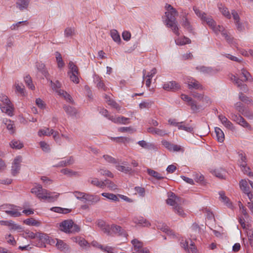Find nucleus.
<instances>
[{
  "label": "nucleus",
  "instance_id": "1",
  "mask_svg": "<svg viewBox=\"0 0 253 253\" xmlns=\"http://www.w3.org/2000/svg\"><path fill=\"white\" fill-rule=\"evenodd\" d=\"M193 9L196 15L201 19L203 23H206L215 34H218L220 33L229 43H233V38L228 34L227 31L222 26H217L216 22L211 16H208L206 13L202 11L196 6H193Z\"/></svg>",
  "mask_w": 253,
  "mask_h": 253
},
{
  "label": "nucleus",
  "instance_id": "2",
  "mask_svg": "<svg viewBox=\"0 0 253 253\" xmlns=\"http://www.w3.org/2000/svg\"><path fill=\"white\" fill-rule=\"evenodd\" d=\"M165 8L167 10V11L165 12V25L167 27L170 28L175 34L179 36V33L176 19V17L178 15L177 11L173 7L169 4H166Z\"/></svg>",
  "mask_w": 253,
  "mask_h": 253
},
{
  "label": "nucleus",
  "instance_id": "3",
  "mask_svg": "<svg viewBox=\"0 0 253 253\" xmlns=\"http://www.w3.org/2000/svg\"><path fill=\"white\" fill-rule=\"evenodd\" d=\"M31 192L36 195L39 199L46 200L49 202H54L59 196V193H52L43 189L42 186L40 184H37L32 188Z\"/></svg>",
  "mask_w": 253,
  "mask_h": 253
},
{
  "label": "nucleus",
  "instance_id": "4",
  "mask_svg": "<svg viewBox=\"0 0 253 253\" xmlns=\"http://www.w3.org/2000/svg\"><path fill=\"white\" fill-rule=\"evenodd\" d=\"M241 74L244 78L243 79H240L238 77L235 75H232L231 77V80L235 83L238 87H241V89L245 91L247 90V86L246 84H243L242 82H246L248 80H250L253 82V79L251 78V74L245 69L241 70Z\"/></svg>",
  "mask_w": 253,
  "mask_h": 253
},
{
  "label": "nucleus",
  "instance_id": "5",
  "mask_svg": "<svg viewBox=\"0 0 253 253\" xmlns=\"http://www.w3.org/2000/svg\"><path fill=\"white\" fill-rule=\"evenodd\" d=\"M0 100L1 102L0 108L2 112L6 114L9 116H12L13 115L14 107L8 97L5 95L1 94L0 96Z\"/></svg>",
  "mask_w": 253,
  "mask_h": 253
},
{
  "label": "nucleus",
  "instance_id": "6",
  "mask_svg": "<svg viewBox=\"0 0 253 253\" xmlns=\"http://www.w3.org/2000/svg\"><path fill=\"white\" fill-rule=\"evenodd\" d=\"M60 229L62 231L68 233L78 232L80 230V227L71 219L65 220L61 222Z\"/></svg>",
  "mask_w": 253,
  "mask_h": 253
},
{
  "label": "nucleus",
  "instance_id": "7",
  "mask_svg": "<svg viewBox=\"0 0 253 253\" xmlns=\"http://www.w3.org/2000/svg\"><path fill=\"white\" fill-rule=\"evenodd\" d=\"M0 209L7 214L12 217H19L21 215L20 207L11 204H4L0 206Z\"/></svg>",
  "mask_w": 253,
  "mask_h": 253
},
{
  "label": "nucleus",
  "instance_id": "8",
  "mask_svg": "<svg viewBox=\"0 0 253 253\" xmlns=\"http://www.w3.org/2000/svg\"><path fill=\"white\" fill-rule=\"evenodd\" d=\"M132 247V253H150L149 250L143 247V243L138 239H134L131 242Z\"/></svg>",
  "mask_w": 253,
  "mask_h": 253
},
{
  "label": "nucleus",
  "instance_id": "9",
  "mask_svg": "<svg viewBox=\"0 0 253 253\" xmlns=\"http://www.w3.org/2000/svg\"><path fill=\"white\" fill-rule=\"evenodd\" d=\"M99 111L100 114L115 123H122L125 124L126 122V118L120 117H115L113 116H110L108 114V111L104 108H100Z\"/></svg>",
  "mask_w": 253,
  "mask_h": 253
},
{
  "label": "nucleus",
  "instance_id": "10",
  "mask_svg": "<svg viewBox=\"0 0 253 253\" xmlns=\"http://www.w3.org/2000/svg\"><path fill=\"white\" fill-rule=\"evenodd\" d=\"M181 99L187 102V104L191 107V109L194 112H197L201 109V106L197 105L196 101L193 100L191 97L184 94H181Z\"/></svg>",
  "mask_w": 253,
  "mask_h": 253
},
{
  "label": "nucleus",
  "instance_id": "11",
  "mask_svg": "<svg viewBox=\"0 0 253 253\" xmlns=\"http://www.w3.org/2000/svg\"><path fill=\"white\" fill-rule=\"evenodd\" d=\"M185 83L187 84L189 89L202 90L203 88L202 85L193 78L187 77L185 80Z\"/></svg>",
  "mask_w": 253,
  "mask_h": 253
},
{
  "label": "nucleus",
  "instance_id": "12",
  "mask_svg": "<svg viewBox=\"0 0 253 253\" xmlns=\"http://www.w3.org/2000/svg\"><path fill=\"white\" fill-rule=\"evenodd\" d=\"M182 202V199L176 196L173 193L171 192L169 194L167 203L168 205L172 206L173 208L178 205H181Z\"/></svg>",
  "mask_w": 253,
  "mask_h": 253
},
{
  "label": "nucleus",
  "instance_id": "13",
  "mask_svg": "<svg viewBox=\"0 0 253 253\" xmlns=\"http://www.w3.org/2000/svg\"><path fill=\"white\" fill-rule=\"evenodd\" d=\"M180 246L185 251L188 252L189 253H197L198 252L194 243L192 241H191V243L189 246L188 241L182 239L180 241Z\"/></svg>",
  "mask_w": 253,
  "mask_h": 253
},
{
  "label": "nucleus",
  "instance_id": "14",
  "mask_svg": "<svg viewBox=\"0 0 253 253\" xmlns=\"http://www.w3.org/2000/svg\"><path fill=\"white\" fill-rule=\"evenodd\" d=\"M22 157L20 156H17L14 160L11 166V174L15 176L19 172L21 167Z\"/></svg>",
  "mask_w": 253,
  "mask_h": 253
},
{
  "label": "nucleus",
  "instance_id": "15",
  "mask_svg": "<svg viewBox=\"0 0 253 253\" xmlns=\"http://www.w3.org/2000/svg\"><path fill=\"white\" fill-rule=\"evenodd\" d=\"M31 0H16V7L20 11L29 10Z\"/></svg>",
  "mask_w": 253,
  "mask_h": 253
},
{
  "label": "nucleus",
  "instance_id": "16",
  "mask_svg": "<svg viewBox=\"0 0 253 253\" xmlns=\"http://www.w3.org/2000/svg\"><path fill=\"white\" fill-rule=\"evenodd\" d=\"M163 88L167 91H175L180 88V85L175 81H171L165 83Z\"/></svg>",
  "mask_w": 253,
  "mask_h": 253
},
{
  "label": "nucleus",
  "instance_id": "17",
  "mask_svg": "<svg viewBox=\"0 0 253 253\" xmlns=\"http://www.w3.org/2000/svg\"><path fill=\"white\" fill-rule=\"evenodd\" d=\"M196 70L203 73L204 74L212 75L217 72V70L211 67L200 66L196 67Z\"/></svg>",
  "mask_w": 253,
  "mask_h": 253
},
{
  "label": "nucleus",
  "instance_id": "18",
  "mask_svg": "<svg viewBox=\"0 0 253 253\" xmlns=\"http://www.w3.org/2000/svg\"><path fill=\"white\" fill-rule=\"evenodd\" d=\"M97 226L102 230V231L108 235H111V231H110V225L107 224L105 222L102 220L99 219L96 222Z\"/></svg>",
  "mask_w": 253,
  "mask_h": 253
},
{
  "label": "nucleus",
  "instance_id": "19",
  "mask_svg": "<svg viewBox=\"0 0 253 253\" xmlns=\"http://www.w3.org/2000/svg\"><path fill=\"white\" fill-rule=\"evenodd\" d=\"M56 247L60 251L64 253H67L70 251L69 246L60 239L56 240Z\"/></svg>",
  "mask_w": 253,
  "mask_h": 253
},
{
  "label": "nucleus",
  "instance_id": "20",
  "mask_svg": "<svg viewBox=\"0 0 253 253\" xmlns=\"http://www.w3.org/2000/svg\"><path fill=\"white\" fill-rule=\"evenodd\" d=\"M188 13L184 12L182 15V18L181 21V25L188 31H192V27L191 25L190 22L187 18V15Z\"/></svg>",
  "mask_w": 253,
  "mask_h": 253
},
{
  "label": "nucleus",
  "instance_id": "21",
  "mask_svg": "<svg viewBox=\"0 0 253 253\" xmlns=\"http://www.w3.org/2000/svg\"><path fill=\"white\" fill-rule=\"evenodd\" d=\"M157 227L158 229H160L163 232L167 233L168 235L172 236L173 238L177 237L175 233L172 230H171L166 224L158 223L157 225Z\"/></svg>",
  "mask_w": 253,
  "mask_h": 253
},
{
  "label": "nucleus",
  "instance_id": "22",
  "mask_svg": "<svg viewBox=\"0 0 253 253\" xmlns=\"http://www.w3.org/2000/svg\"><path fill=\"white\" fill-rule=\"evenodd\" d=\"M37 237H38L40 240L42 241V242L39 244L37 245L36 246L39 247H45L46 246L44 244L45 243H47L48 240H49V236L45 233H38L37 235Z\"/></svg>",
  "mask_w": 253,
  "mask_h": 253
},
{
  "label": "nucleus",
  "instance_id": "23",
  "mask_svg": "<svg viewBox=\"0 0 253 253\" xmlns=\"http://www.w3.org/2000/svg\"><path fill=\"white\" fill-rule=\"evenodd\" d=\"M63 107L65 112L68 115L72 117H76L78 111L75 108L67 105H64Z\"/></svg>",
  "mask_w": 253,
  "mask_h": 253
},
{
  "label": "nucleus",
  "instance_id": "24",
  "mask_svg": "<svg viewBox=\"0 0 253 253\" xmlns=\"http://www.w3.org/2000/svg\"><path fill=\"white\" fill-rule=\"evenodd\" d=\"M218 119L221 123L228 129L233 130L234 129L232 123L222 115H218Z\"/></svg>",
  "mask_w": 253,
  "mask_h": 253
},
{
  "label": "nucleus",
  "instance_id": "25",
  "mask_svg": "<svg viewBox=\"0 0 253 253\" xmlns=\"http://www.w3.org/2000/svg\"><path fill=\"white\" fill-rule=\"evenodd\" d=\"M94 82L96 84V86L98 89H101L104 91H106L107 90V87L105 86L104 83L98 76L95 75L94 76Z\"/></svg>",
  "mask_w": 253,
  "mask_h": 253
},
{
  "label": "nucleus",
  "instance_id": "26",
  "mask_svg": "<svg viewBox=\"0 0 253 253\" xmlns=\"http://www.w3.org/2000/svg\"><path fill=\"white\" fill-rule=\"evenodd\" d=\"M133 221L134 223L143 226H148L150 225V223L148 220L141 216L134 217L133 218Z\"/></svg>",
  "mask_w": 253,
  "mask_h": 253
},
{
  "label": "nucleus",
  "instance_id": "27",
  "mask_svg": "<svg viewBox=\"0 0 253 253\" xmlns=\"http://www.w3.org/2000/svg\"><path fill=\"white\" fill-rule=\"evenodd\" d=\"M57 93L61 97L64 98L68 102L73 103L74 101L72 96L67 92L62 89L57 90Z\"/></svg>",
  "mask_w": 253,
  "mask_h": 253
},
{
  "label": "nucleus",
  "instance_id": "28",
  "mask_svg": "<svg viewBox=\"0 0 253 253\" xmlns=\"http://www.w3.org/2000/svg\"><path fill=\"white\" fill-rule=\"evenodd\" d=\"M104 98L106 102L109 105L116 109V110H117L118 111L120 110L121 107H120V106L116 102H115L113 100H112L110 96L108 95L107 94H105Z\"/></svg>",
  "mask_w": 253,
  "mask_h": 253
},
{
  "label": "nucleus",
  "instance_id": "29",
  "mask_svg": "<svg viewBox=\"0 0 253 253\" xmlns=\"http://www.w3.org/2000/svg\"><path fill=\"white\" fill-rule=\"evenodd\" d=\"M110 231H111V235L116 234L122 235L124 232V229L121 226L115 224L110 225Z\"/></svg>",
  "mask_w": 253,
  "mask_h": 253
},
{
  "label": "nucleus",
  "instance_id": "30",
  "mask_svg": "<svg viewBox=\"0 0 253 253\" xmlns=\"http://www.w3.org/2000/svg\"><path fill=\"white\" fill-rule=\"evenodd\" d=\"M100 200L98 196L86 194L84 201L90 202L91 204L97 203Z\"/></svg>",
  "mask_w": 253,
  "mask_h": 253
},
{
  "label": "nucleus",
  "instance_id": "31",
  "mask_svg": "<svg viewBox=\"0 0 253 253\" xmlns=\"http://www.w3.org/2000/svg\"><path fill=\"white\" fill-rule=\"evenodd\" d=\"M110 36L115 42L118 44H120L121 42L120 36L116 30H111L110 31Z\"/></svg>",
  "mask_w": 253,
  "mask_h": 253
},
{
  "label": "nucleus",
  "instance_id": "32",
  "mask_svg": "<svg viewBox=\"0 0 253 253\" xmlns=\"http://www.w3.org/2000/svg\"><path fill=\"white\" fill-rule=\"evenodd\" d=\"M148 174L153 176V177L155 178L156 179L158 180H161L165 178V177L163 176L161 173H159L158 172L155 171L152 169H148L147 170Z\"/></svg>",
  "mask_w": 253,
  "mask_h": 253
},
{
  "label": "nucleus",
  "instance_id": "33",
  "mask_svg": "<svg viewBox=\"0 0 253 253\" xmlns=\"http://www.w3.org/2000/svg\"><path fill=\"white\" fill-rule=\"evenodd\" d=\"M218 8L220 11V12L227 18L230 19L231 18V14L228 9V8L225 7L221 3L219 4L218 5Z\"/></svg>",
  "mask_w": 253,
  "mask_h": 253
},
{
  "label": "nucleus",
  "instance_id": "34",
  "mask_svg": "<svg viewBox=\"0 0 253 253\" xmlns=\"http://www.w3.org/2000/svg\"><path fill=\"white\" fill-rule=\"evenodd\" d=\"M10 146L13 149H20L23 147L24 145L20 140L14 139L10 142Z\"/></svg>",
  "mask_w": 253,
  "mask_h": 253
},
{
  "label": "nucleus",
  "instance_id": "35",
  "mask_svg": "<svg viewBox=\"0 0 253 253\" xmlns=\"http://www.w3.org/2000/svg\"><path fill=\"white\" fill-rule=\"evenodd\" d=\"M74 242L78 243L81 247H85L88 245L87 242L83 238L76 237L73 238Z\"/></svg>",
  "mask_w": 253,
  "mask_h": 253
},
{
  "label": "nucleus",
  "instance_id": "36",
  "mask_svg": "<svg viewBox=\"0 0 253 253\" xmlns=\"http://www.w3.org/2000/svg\"><path fill=\"white\" fill-rule=\"evenodd\" d=\"M215 132L218 141L222 142L224 140V134L222 130L220 128L216 127L215 128Z\"/></svg>",
  "mask_w": 253,
  "mask_h": 253
},
{
  "label": "nucleus",
  "instance_id": "37",
  "mask_svg": "<svg viewBox=\"0 0 253 253\" xmlns=\"http://www.w3.org/2000/svg\"><path fill=\"white\" fill-rule=\"evenodd\" d=\"M104 183L105 187H107L110 190L114 191L118 188V186L109 179L105 180Z\"/></svg>",
  "mask_w": 253,
  "mask_h": 253
},
{
  "label": "nucleus",
  "instance_id": "38",
  "mask_svg": "<svg viewBox=\"0 0 253 253\" xmlns=\"http://www.w3.org/2000/svg\"><path fill=\"white\" fill-rule=\"evenodd\" d=\"M89 182L91 184L96 186L97 187L101 188H104L105 187L104 181H99L97 178H93Z\"/></svg>",
  "mask_w": 253,
  "mask_h": 253
},
{
  "label": "nucleus",
  "instance_id": "39",
  "mask_svg": "<svg viewBox=\"0 0 253 253\" xmlns=\"http://www.w3.org/2000/svg\"><path fill=\"white\" fill-rule=\"evenodd\" d=\"M175 42L176 44L183 45L185 44L190 43L191 40L189 38L184 37L183 38H179L175 39Z\"/></svg>",
  "mask_w": 253,
  "mask_h": 253
},
{
  "label": "nucleus",
  "instance_id": "40",
  "mask_svg": "<svg viewBox=\"0 0 253 253\" xmlns=\"http://www.w3.org/2000/svg\"><path fill=\"white\" fill-rule=\"evenodd\" d=\"M53 132V129H50L48 127H46L45 129L39 130L38 131V135L42 136V135L50 136Z\"/></svg>",
  "mask_w": 253,
  "mask_h": 253
},
{
  "label": "nucleus",
  "instance_id": "41",
  "mask_svg": "<svg viewBox=\"0 0 253 253\" xmlns=\"http://www.w3.org/2000/svg\"><path fill=\"white\" fill-rule=\"evenodd\" d=\"M69 71L68 75L70 74H79L78 67L72 62L70 61L69 63Z\"/></svg>",
  "mask_w": 253,
  "mask_h": 253
},
{
  "label": "nucleus",
  "instance_id": "42",
  "mask_svg": "<svg viewBox=\"0 0 253 253\" xmlns=\"http://www.w3.org/2000/svg\"><path fill=\"white\" fill-rule=\"evenodd\" d=\"M24 223L30 226H39L41 222L33 218H27L24 221Z\"/></svg>",
  "mask_w": 253,
  "mask_h": 253
},
{
  "label": "nucleus",
  "instance_id": "43",
  "mask_svg": "<svg viewBox=\"0 0 253 253\" xmlns=\"http://www.w3.org/2000/svg\"><path fill=\"white\" fill-rule=\"evenodd\" d=\"M219 194L220 195L221 200H222V201L228 207H231L232 206V204L230 202L229 198L225 195L224 192L220 191L219 193Z\"/></svg>",
  "mask_w": 253,
  "mask_h": 253
},
{
  "label": "nucleus",
  "instance_id": "44",
  "mask_svg": "<svg viewBox=\"0 0 253 253\" xmlns=\"http://www.w3.org/2000/svg\"><path fill=\"white\" fill-rule=\"evenodd\" d=\"M55 56L57 62L58 67L61 68L64 67L65 64L63 61L61 54L58 51H56L55 53Z\"/></svg>",
  "mask_w": 253,
  "mask_h": 253
},
{
  "label": "nucleus",
  "instance_id": "45",
  "mask_svg": "<svg viewBox=\"0 0 253 253\" xmlns=\"http://www.w3.org/2000/svg\"><path fill=\"white\" fill-rule=\"evenodd\" d=\"M50 210L55 212L64 214L69 213L71 211V210H69L68 209L62 208L61 207H52L50 209Z\"/></svg>",
  "mask_w": 253,
  "mask_h": 253
},
{
  "label": "nucleus",
  "instance_id": "46",
  "mask_svg": "<svg viewBox=\"0 0 253 253\" xmlns=\"http://www.w3.org/2000/svg\"><path fill=\"white\" fill-rule=\"evenodd\" d=\"M36 66L37 69L46 77L48 73L45 68V65L42 62H38Z\"/></svg>",
  "mask_w": 253,
  "mask_h": 253
},
{
  "label": "nucleus",
  "instance_id": "47",
  "mask_svg": "<svg viewBox=\"0 0 253 253\" xmlns=\"http://www.w3.org/2000/svg\"><path fill=\"white\" fill-rule=\"evenodd\" d=\"M153 102L151 100H147L141 102L139 105V108L141 109H149L151 107Z\"/></svg>",
  "mask_w": 253,
  "mask_h": 253
},
{
  "label": "nucleus",
  "instance_id": "48",
  "mask_svg": "<svg viewBox=\"0 0 253 253\" xmlns=\"http://www.w3.org/2000/svg\"><path fill=\"white\" fill-rule=\"evenodd\" d=\"M240 186L242 190H243L245 193L249 191L250 187L246 180H241L240 181Z\"/></svg>",
  "mask_w": 253,
  "mask_h": 253
},
{
  "label": "nucleus",
  "instance_id": "49",
  "mask_svg": "<svg viewBox=\"0 0 253 253\" xmlns=\"http://www.w3.org/2000/svg\"><path fill=\"white\" fill-rule=\"evenodd\" d=\"M101 195L103 196L104 197L106 198L107 199L112 200L113 201H119V199L117 195L112 194V193H102L101 194Z\"/></svg>",
  "mask_w": 253,
  "mask_h": 253
},
{
  "label": "nucleus",
  "instance_id": "50",
  "mask_svg": "<svg viewBox=\"0 0 253 253\" xmlns=\"http://www.w3.org/2000/svg\"><path fill=\"white\" fill-rule=\"evenodd\" d=\"M3 123L6 126L7 129L11 131V133H14V129H13L14 124H13V122H12L10 120L5 119L3 120Z\"/></svg>",
  "mask_w": 253,
  "mask_h": 253
},
{
  "label": "nucleus",
  "instance_id": "51",
  "mask_svg": "<svg viewBox=\"0 0 253 253\" xmlns=\"http://www.w3.org/2000/svg\"><path fill=\"white\" fill-rule=\"evenodd\" d=\"M10 230H17L18 231H21L22 227L21 225L17 224L12 220H9V226Z\"/></svg>",
  "mask_w": 253,
  "mask_h": 253
},
{
  "label": "nucleus",
  "instance_id": "52",
  "mask_svg": "<svg viewBox=\"0 0 253 253\" xmlns=\"http://www.w3.org/2000/svg\"><path fill=\"white\" fill-rule=\"evenodd\" d=\"M181 205H178L173 208L174 211L181 217H185L186 214L184 213L182 208L180 206Z\"/></svg>",
  "mask_w": 253,
  "mask_h": 253
},
{
  "label": "nucleus",
  "instance_id": "53",
  "mask_svg": "<svg viewBox=\"0 0 253 253\" xmlns=\"http://www.w3.org/2000/svg\"><path fill=\"white\" fill-rule=\"evenodd\" d=\"M37 233H34L29 230H26L23 234V236L25 238L34 239L37 237Z\"/></svg>",
  "mask_w": 253,
  "mask_h": 253
},
{
  "label": "nucleus",
  "instance_id": "54",
  "mask_svg": "<svg viewBox=\"0 0 253 253\" xmlns=\"http://www.w3.org/2000/svg\"><path fill=\"white\" fill-rule=\"evenodd\" d=\"M15 87L16 89V92L21 94V95L24 94V86L22 84H19L16 82L15 84Z\"/></svg>",
  "mask_w": 253,
  "mask_h": 253
},
{
  "label": "nucleus",
  "instance_id": "55",
  "mask_svg": "<svg viewBox=\"0 0 253 253\" xmlns=\"http://www.w3.org/2000/svg\"><path fill=\"white\" fill-rule=\"evenodd\" d=\"M24 81H25L26 84H27V85L28 86V87L29 88L31 89L32 90H33L35 89V86L32 84V79L29 75L26 76L25 77Z\"/></svg>",
  "mask_w": 253,
  "mask_h": 253
},
{
  "label": "nucleus",
  "instance_id": "56",
  "mask_svg": "<svg viewBox=\"0 0 253 253\" xmlns=\"http://www.w3.org/2000/svg\"><path fill=\"white\" fill-rule=\"evenodd\" d=\"M75 34V30L72 28H67L64 31V35L66 38H70Z\"/></svg>",
  "mask_w": 253,
  "mask_h": 253
},
{
  "label": "nucleus",
  "instance_id": "57",
  "mask_svg": "<svg viewBox=\"0 0 253 253\" xmlns=\"http://www.w3.org/2000/svg\"><path fill=\"white\" fill-rule=\"evenodd\" d=\"M40 146L42 150L45 152H49L50 148L49 145L45 141H41L39 143Z\"/></svg>",
  "mask_w": 253,
  "mask_h": 253
},
{
  "label": "nucleus",
  "instance_id": "58",
  "mask_svg": "<svg viewBox=\"0 0 253 253\" xmlns=\"http://www.w3.org/2000/svg\"><path fill=\"white\" fill-rule=\"evenodd\" d=\"M5 239H6L8 244L13 246L16 245V241L12 235L9 234L6 235L5 236Z\"/></svg>",
  "mask_w": 253,
  "mask_h": 253
},
{
  "label": "nucleus",
  "instance_id": "59",
  "mask_svg": "<svg viewBox=\"0 0 253 253\" xmlns=\"http://www.w3.org/2000/svg\"><path fill=\"white\" fill-rule=\"evenodd\" d=\"M86 194V193H85L81 192L78 191H75L73 193V194L75 196V197L77 199H78L79 200H84Z\"/></svg>",
  "mask_w": 253,
  "mask_h": 253
},
{
  "label": "nucleus",
  "instance_id": "60",
  "mask_svg": "<svg viewBox=\"0 0 253 253\" xmlns=\"http://www.w3.org/2000/svg\"><path fill=\"white\" fill-rule=\"evenodd\" d=\"M183 122H180L179 126H178L179 129H182L188 132H192L193 131V128L191 126H186L183 125Z\"/></svg>",
  "mask_w": 253,
  "mask_h": 253
},
{
  "label": "nucleus",
  "instance_id": "61",
  "mask_svg": "<svg viewBox=\"0 0 253 253\" xmlns=\"http://www.w3.org/2000/svg\"><path fill=\"white\" fill-rule=\"evenodd\" d=\"M213 173L215 176L221 179L224 178L225 171L224 170L215 169Z\"/></svg>",
  "mask_w": 253,
  "mask_h": 253
},
{
  "label": "nucleus",
  "instance_id": "62",
  "mask_svg": "<svg viewBox=\"0 0 253 253\" xmlns=\"http://www.w3.org/2000/svg\"><path fill=\"white\" fill-rule=\"evenodd\" d=\"M171 151L183 153L184 151V148L180 145L173 144Z\"/></svg>",
  "mask_w": 253,
  "mask_h": 253
},
{
  "label": "nucleus",
  "instance_id": "63",
  "mask_svg": "<svg viewBox=\"0 0 253 253\" xmlns=\"http://www.w3.org/2000/svg\"><path fill=\"white\" fill-rule=\"evenodd\" d=\"M235 106L236 109L241 114H242L243 112L247 109V108H246L240 102L236 103Z\"/></svg>",
  "mask_w": 253,
  "mask_h": 253
},
{
  "label": "nucleus",
  "instance_id": "64",
  "mask_svg": "<svg viewBox=\"0 0 253 253\" xmlns=\"http://www.w3.org/2000/svg\"><path fill=\"white\" fill-rule=\"evenodd\" d=\"M79 74H70L68 75L71 80L74 83L78 84L79 83Z\"/></svg>",
  "mask_w": 253,
  "mask_h": 253
}]
</instances>
